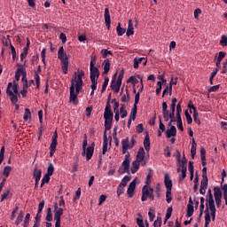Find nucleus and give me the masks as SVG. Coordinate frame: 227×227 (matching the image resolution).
Listing matches in <instances>:
<instances>
[{"mask_svg": "<svg viewBox=\"0 0 227 227\" xmlns=\"http://www.w3.org/2000/svg\"><path fill=\"white\" fill-rule=\"evenodd\" d=\"M220 43L223 47L227 46V36L226 35H222L221 40H220Z\"/></svg>", "mask_w": 227, "mask_h": 227, "instance_id": "62", "label": "nucleus"}, {"mask_svg": "<svg viewBox=\"0 0 227 227\" xmlns=\"http://www.w3.org/2000/svg\"><path fill=\"white\" fill-rule=\"evenodd\" d=\"M137 115V106H133L130 112L129 120H136V116Z\"/></svg>", "mask_w": 227, "mask_h": 227, "instance_id": "36", "label": "nucleus"}, {"mask_svg": "<svg viewBox=\"0 0 227 227\" xmlns=\"http://www.w3.org/2000/svg\"><path fill=\"white\" fill-rule=\"evenodd\" d=\"M200 187L207 189L208 187V177H202Z\"/></svg>", "mask_w": 227, "mask_h": 227, "instance_id": "49", "label": "nucleus"}, {"mask_svg": "<svg viewBox=\"0 0 227 227\" xmlns=\"http://www.w3.org/2000/svg\"><path fill=\"white\" fill-rule=\"evenodd\" d=\"M126 95H123V97L121 98V102H129L130 100V94H129L128 89L126 90Z\"/></svg>", "mask_w": 227, "mask_h": 227, "instance_id": "53", "label": "nucleus"}, {"mask_svg": "<svg viewBox=\"0 0 227 227\" xmlns=\"http://www.w3.org/2000/svg\"><path fill=\"white\" fill-rule=\"evenodd\" d=\"M109 84V77H105V81L102 85L101 93H104L106 90H107V86Z\"/></svg>", "mask_w": 227, "mask_h": 227, "instance_id": "46", "label": "nucleus"}, {"mask_svg": "<svg viewBox=\"0 0 227 227\" xmlns=\"http://www.w3.org/2000/svg\"><path fill=\"white\" fill-rule=\"evenodd\" d=\"M4 160V146H2L0 150V166L1 164H3Z\"/></svg>", "mask_w": 227, "mask_h": 227, "instance_id": "58", "label": "nucleus"}, {"mask_svg": "<svg viewBox=\"0 0 227 227\" xmlns=\"http://www.w3.org/2000/svg\"><path fill=\"white\" fill-rule=\"evenodd\" d=\"M10 173H12V167L7 166L4 168V176H5V178H8L10 176Z\"/></svg>", "mask_w": 227, "mask_h": 227, "instance_id": "43", "label": "nucleus"}, {"mask_svg": "<svg viewBox=\"0 0 227 227\" xmlns=\"http://www.w3.org/2000/svg\"><path fill=\"white\" fill-rule=\"evenodd\" d=\"M219 88H221V84L210 87L207 90V91H208V93H215V91H219Z\"/></svg>", "mask_w": 227, "mask_h": 227, "instance_id": "52", "label": "nucleus"}, {"mask_svg": "<svg viewBox=\"0 0 227 227\" xmlns=\"http://www.w3.org/2000/svg\"><path fill=\"white\" fill-rule=\"evenodd\" d=\"M135 160H137L138 162H143V160H145V148L140 147L138 149V152H137Z\"/></svg>", "mask_w": 227, "mask_h": 227, "instance_id": "18", "label": "nucleus"}, {"mask_svg": "<svg viewBox=\"0 0 227 227\" xmlns=\"http://www.w3.org/2000/svg\"><path fill=\"white\" fill-rule=\"evenodd\" d=\"M102 67L104 70L103 74H109V70H111V62L109 61V59H106L103 61Z\"/></svg>", "mask_w": 227, "mask_h": 227, "instance_id": "16", "label": "nucleus"}, {"mask_svg": "<svg viewBox=\"0 0 227 227\" xmlns=\"http://www.w3.org/2000/svg\"><path fill=\"white\" fill-rule=\"evenodd\" d=\"M172 200H173V196H172V193H171V190H167V192H166V201H167V203H169Z\"/></svg>", "mask_w": 227, "mask_h": 227, "instance_id": "50", "label": "nucleus"}, {"mask_svg": "<svg viewBox=\"0 0 227 227\" xmlns=\"http://www.w3.org/2000/svg\"><path fill=\"white\" fill-rule=\"evenodd\" d=\"M121 118H127V111L125 110V105L121 104L120 107Z\"/></svg>", "mask_w": 227, "mask_h": 227, "instance_id": "38", "label": "nucleus"}, {"mask_svg": "<svg viewBox=\"0 0 227 227\" xmlns=\"http://www.w3.org/2000/svg\"><path fill=\"white\" fill-rule=\"evenodd\" d=\"M147 198H149V200H151L152 201L155 200V195H153V188L148 187Z\"/></svg>", "mask_w": 227, "mask_h": 227, "instance_id": "51", "label": "nucleus"}, {"mask_svg": "<svg viewBox=\"0 0 227 227\" xmlns=\"http://www.w3.org/2000/svg\"><path fill=\"white\" fill-rule=\"evenodd\" d=\"M165 134L168 139H169L170 137H175V136H176V127L171 126L170 129L166 130Z\"/></svg>", "mask_w": 227, "mask_h": 227, "instance_id": "14", "label": "nucleus"}, {"mask_svg": "<svg viewBox=\"0 0 227 227\" xmlns=\"http://www.w3.org/2000/svg\"><path fill=\"white\" fill-rule=\"evenodd\" d=\"M35 84H36V88H40V75L38 74V73H35Z\"/></svg>", "mask_w": 227, "mask_h": 227, "instance_id": "63", "label": "nucleus"}, {"mask_svg": "<svg viewBox=\"0 0 227 227\" xmlns=\"http://www.w3.org/2000/svg\"><path fill=\"white\" fill-rule=\"evenodd\" d=\"M19 212V205L16 204L14 209L12 210V215H11V220L13 221V219H15V214H17Z\"/></svg>", "mask_w": 227, "mask_h": 227, "instance_id": "57", "label": "nucleus"}, {"mask_svg": "<svg viewBox=\"0 0 227 227\" xmlns=\"http://www.w3.org/2000/svg\"><path fill=\"white\" fill-rule=\"evenodd\" d=\"M123 192H125V187H123L122 185L119 184V187L117 189V195L120 198V196H121V194H123Z\"/></svg>", "mask_w": 227, "mask_h": 227, "instance_id": "60", "label": "nucleus"}, {"mask_svg": "<svg viewBox=\"0 0 227 227\" xmlns=\"http://www.w3.org/2000/svg\"><path fill=\"white\" fill-rule=\"evenodd\" d=\"M172 214H173V207H170L167 209V214H166V216H165L164 223H166V221H168V219L171 218Z\"/></svg>", "mask_w": 227, "mask_h": 227, "instance_id": "48", "label": "nucleus"}, {"mask_svg": "<svg viewBox=\"0 0 227 227\" xmlns=\"http://www.w3.org/2000/svg\"><path fill=\"white\" fill-rule=\"evenodd\" d=\"M182 175L178 177L179 182H184L185 178L187 177V168H184L181 169Z\"/></svg>", "mask_w": 227, "mask_h": 227, "instance_id": "35", "label": "nucleus"}, {"mask_svg": "<svg viewBox=\"0 0 227 227\" xmlns=\"http://www.w3.org/2000/svg\"><path fill=\"white\" fill-rule=\"evenodd\" d=\"M121 145H122V148L132 150V147H130V140H129V137L122 139Z\"/></svg>", "mask_w": 227, "mask_h": 227, "instance_id": "29", "label": "nucleus"}, {"mask_svg": "<svg viewBox=\"0 0 227 227\" xmlns=\"http://www.w3.org/2000/svg\"><path fill=\"white\" fill-rule=\"evenodd\" d=\"M125 74V70L122 69L118 75L117 81L112 79L111 89L114 90L115 88L121 87V81H123V74Z\"/></svg>", "mask_w": 227, "mask_h": 227, "instance_id": "8", "label": "nucleus"}, {"mask_svg": "<svg viewBox=\"0 0 227 227\" xmlns=\"http://www.w3.org/2000/svg\"><path fill=\"white\" fill-rule=\"evenodd\" d=\"M82 77H84V71L78 69V74L77 73H74L71 80V86L69 88V102H72V104H74V106H77L79 102L77 100V97L79 96L81 90H82Z\"/></svg>", "mask_w": 227, "mask_h": 227, "instance_id": "1", "label": "nucleus"}, {"mask_svg": "<svg viewBox=\"0 0 227 227\" xmlns=\"http://www.w3.org/2000/svg\"><path fill=\"white\" fill-rule=\"evenodd\" d=\"M129 182H130V176H125L122 178V180H121L120 185H121L122 187H127V184H129Z\"/></svg>", "mask_w": 227, "mask_h": 227, "instance_id": "39", "label": "nucleus"}, {"mask_svg": "<svg viewBox=\"0 0 227 227\" xmlns=\"http://www.w3.org/2000/svg\"><path fill=\"white\" fill-rule=\"evenodd\" d=\"M108 145H109V140L107 139V134L105 131L103 135V151H102L103 155H106V153H107Z\"/></svg>", "mask_w": 227, "mask_h": 227, "instance_id": "15", "label": "nucleus"}, {"mask_svg": "<svg viewBox=\"0 0 227 227\" xmlns=\"http://www.w3.org/2000/svg\"><path fill=\"white\" fill-rule=\"evenodd\" d=\"M136 191V179H134L129 185L127 194L129 198H133Z\"/></svg>", "mask_w": 227, "mask_h": 227, "instance_id": "10", "label": "nucleus"}, {"mask_svg": "<svg viewBox=\"0 0 227 227\" xmlns=\"http://www.w3.org/2000/svg\"><path fill=\"white\" fill-rule=\"evenodd\" d=\"M144 60H145V58H137V57H136L134 59V60H133V62H134V65H133L134 68H139L140 63H143Z\"/></svg>", "mask_w": 227, "mask_h": 227, "instance_id": "34", "label": "nucleus"}, {"mask_svg": "<svg viewBox=\"0 0 227 227\" xmlns=\"http://www.w3.org/2000/svg\"><path fill=\"white\" fill-rule=\"evenodd\" d=\"M193 120L195 123L201 125V121L200 120V114H198V111L193 112Z\"/></svg>", "mask_w": 227, "mask_h": 227, "instance_id": "47", "label": "nucleus"}, {"mask_svg": "<svg viewBox=\"0 0 227 227\" xmlns=\"http://www.w3.org/2000/svg\"><path fill=\"white\" fill-rule=\"evenodd\" d=\"M184 116L186 118L188 125H191V123H192V116H191V114H189V110H186L184 112Z\"/></svg>", "mask_w": 227, "mask_h": 227, "instance_id": "45", "label": "nucleus"}, {"mask_svg": "<svg viewBox=\"0 0 227 227\" xmlns=\"http://www.w3.org/2000/svg\"><path fill=\"white\" fill-rule=\"evenodd\" d=\"M8 97H11V102L12 104H17L19 102V98L17 97V94L13 93V91H8L6 92Z\"/></svg>", "mask_w": 227, "mask_h": 227, "instance_id": "23", "label": "nucleus"}, {"mask_svg": "<svg viewBox=\"0 0 227 227\" xmlns=\"http://www.w3.org/2000/svg\"><path fill=\"white\" fill-rule=\"evenodd\" d=\"M86 152V159L87 160H91V157H93V153L95 152V143H92L91 145L85 149Z\"/></svg>", "mask_w": 227, "mask_h": 227, "instance_id": "11", "label": "nucleus"}, {"mask_svg": "<svg viewBox=\"0 0 227 227\" xmlns=\"http://www.w3.org/2000/svg\"><path fill=\"white\" fill-rule=\"evenodd\" d=\"M176 121H177V129L181 130V132H184V122L182 121V115L176 116Z\"/></svg>", "mask_w": 227, "mask_h": 227, "instance_id": "32", "label": "nucleus"}, {"mask_svg": "<svg viewBox=\"0 0 227 227\" xmlns=\"http://www.w3.org/2000/svg\"><path fill=\"white\" fill-rule=\"evenodd\" d=\"M145 130V127L143 126V123H140L137 126L136 131L138 134H142V132Z\"/></svg>", "mask_w": 227, "mask_h": 227, "instance_id": "64", "label": "nucleus"}, {"mask_svg": "<svg viewBox=\"0 0 227 227\" xmlns=\"http://www.w3.org/2000/svg\"><path fill=\"white\" fill-rule=\"evenodd\" d=\"M139 166H141V161H137V160H135L131 163L130 171H131L132 175H136V173H137V171L139 170Z\"/></svg>", "mask_w": 227, "mask_h": 227, "instance_id": "17", "label": "nucleus"}, {"mask_svg": "<svg viewBox=\"0 0 227 227\" xmlns=\"http://www.w3.org/2000/svg\"><path fill=\"white\" fill-rule=\"evenodd\" d=\"M226 57V52L224 51H219L218 53V57L216 59V67H218V68H221V61H223V59H224V58Z\"/></svg>", "mask_w": 227, "mask_h": 227, "instance_id": "20", "label": "nucleus"}, {"mask_svg": "<svg viewBox=\"0 0 227 227\" xmlns=\"http://www.w3.org/2000/svg\"><path fill=\"white\" fill-rule=\"evenodd\" d=\"M46 175H49L50 176L54 175V165L52 163L49 164Z\"/></svg>", "mask_w": 227, "mask_h": 227, "instance_id": "44", "label": "nucleus"}, {"mask_svg": "<svg viewBox=\"0 0 227 227\" xmlns=\"http://www.w3.org/2000/svg\"><path fill=\"white\" fill-rule=\"evenodd\" d=\"M176 160L177 162H179L180 164V168H182V169H184V168H187V158H185V154H184L183 156V160H182V155L180 154V151H176Z\"/></svg>", "mask_w": 227, "mask_h": 227, "instance_id": "9", "label": "nucleus"}, {"mask_svg": "<svg viewBox=\"0 0 227 227\" xmlns=\"http://www.w3.org/2000/svg\"><path fill=\"white\" fill-rule=\"evenodd\" d=\"M207 204H208L207 207H209V208H215V201H214V195L213 194L208 196Z\"/></svg>", "mask_w": 227, "mask_h": 227, "instance_id": "28", "label": "nucleus"}, {"mask_svg": "<svg viewBox=\"0 0 227 227\" xmlns=\"http://www.w3.org/2000/svg\"><path fill=\"white\" fill-rule=\"evenodd\" d=\"M29 118H31V110H29V108H26L24 116H23V120L25 121H27V120H29Z\"/></svg>", "mask_w": 227, "mask_h": 227, "instance_id": "42", "label": "nucleus"}, {"mask_svg": "<svg viewBox=\"0 0 227 227\" xmlns=\"http://www.w3.org/2000/svg\"><path fill=\"white\" fill-rule=\"evenodd\" d=\"M205 225L204 227H208L210 224V213L208 212V204H207V210L205 211Z\"/></svg>", "mask_w": 227, "mask_h": 227, "instance_id": "26", "label": "nucleus"}, {"mask_svg": "<svg viewBox=\"0 0 227 227\" xmlns=\"http://www.w3.org/2000/svg\"><path fill=\"white\" fill-rule=\"evenodd\" d=\"M116 31H117L118 36H123V35H125L127 30H125V28H123V27H121V23H118Z\"/></svg>", "mask_w": 227, "mask_h": 227, "instance_id": "31", "label": "nucleus"}, {"mask_svg": "<svg viewBox=\"0 0 227 227\" xmlns=\"http://www.w3.org/2000/svg\"><path fill=\"white\" fill-rule=\"evenodd\" d=\"M113 127V121H105V132L107 134V130H111Z\"/></svg>", "mask_w": 227, "mask_h": 227, "instance_id": "40", "label": "nucleus"}, {"mask_svg": "<svg viewBox=\"0 0 227 227\" xmlns=\"http://www.w3.org/2000/svg\"><path fill=\"white\" fill-rule=\"evenodd\" d=\"M126 35L127 36H132V35H134V25L132 23V20H129Z\"/></svg>", "mask_w": 227, "mask_h": 227, "instance_id": "19", "label": "nucleus"}, {"mask_svg": "<svg viewBox=\"0 0 227 227\" xmlns=\"http://www.w3.org/2000/svg\"><path fill=\"white\" fill-rule=\"evenodd\" d=\"M219 70H221V67H216V68L215 69V71H213L211 73V75L209 77V82L211 85H214V77H215V75H217V72H219Z\"/></svg>", "mask_w": 227, "mask_h": 227, "instance_id": "30", "label": "nucleus"}, {"mask_svg": "<svg viewBox=\"0 0 227 227\" xmlns=\"http://www.w3.org/2000/svg\"><path fill=\"white\" fill-rule=\"evenodd\" d=\"M130 171V153L127 152L124 160L122 161L121 168H119V173L125 175Z\"/></svg>", "mask_w": 227, "mask_h": 227, "instance_id": "3", "label": "nucleus"}, {"mask_svg": "<svg viewBox=\"0 0 227 227\" xmlns=\"http://www.w3.org/2000/svg\"><path fill=\"white\" fill-rule=\"evenodd\" d=\"M34 178H35V182H40V179L42 178V169H40L38 168H35Z\"/></svg>", "mask_w": 227, "mask_h": 227, "instance_id": "21", "label": "nucleus"}, {"mask_svg": "<svg viewBox=\"0 0 227 227\" xmlns=\"http://www.w3.org/2000/svg\"><path fill=\"white\" fill-rule=\"evenodd\" d=\"M164 184L167 191H171V189H173V181H171V178L169 177V174H165Z\"/></svg>", "mask_w": 227, "mask_h": 227, "instance_id": "12", "label": "nucleus"}, {"mask_svg": "<svg viewBox=\"0 0 227 227\" xmlns=\"http://www.w3.org/2000/svg\"><path fill=\"white\" fill-rule=\"evenodd\" d=\"M198 146V144H196V141L194 138H192V148H191V155L192 159H194L196 157V147Z\"/></svg>", "mask_w": 227, "mask_h": 227, "instance_id": "27", "label": "nucleus"}, {"mask_svg": "<svg viewBox=\"0 0 227 227\" xmlns=\"http://www.w3.org/2000/svg\"><path fill=\"white\" fill-rule=\"evenodd\" d=\"M58 146V131L53 132L51 137V143L50 145V157H52L56 153V148Z\"/></svg>", "mask_w": 227, "mask_h": 227, "instance_id": "6", "label": "nucleus"}, {"mask_svg": "<svg viewBox=\"0 0 227 227\" xmlns=\"http://www.w3.org/2000/svg\"><path fill=\"white\" fill-rule=\"evenodd\" d=\"M105 121H113V118H114V114L111 110V103L109 101L106 102V106L104 112Z\"/></svg>", "mask_w": 227, "mask_h": 227, "instance_id": "7", "label": "nucleus"}, {"mask_svg": "<svg viewBox=\"0 0 227 227\" xmlns=\"http://www.w3.org/2000/svg\"><path fill=\"white\" fill-rule=\"evenodd\" d=\"M146 200H148V187L143 186L141 201H146Z\"/></svg>", "mask_w": 227, "mask_h": 227, "instance_id": "24", "label": "nucleus"}, {"mask_svg": "<svg viewBox=\"0 0 227 227\" xmlns=\"http://www.w3.org/2000/svg\"><path fill=\"white\" fill-rule=\"evenodd\" d=\"M102 57L106 59L107 56H113V51H108L107 49L101 50Z\"/></svg>", "mask_w": 227, "mask_h": 227, "instance_id": "41", "label": "nucleus"}, {"mask_svg": "<svg viewBox=\"0 0 227 227\" xmlns=\"http://www.w3.org/2000/svg\"><path fill=\"white\" fill-rule=\"evenodd\" d=\"M177 81H178V78L171 79L170 85H169V95L173 93V84H176Z\"/></svg>", "mask_w": 227, "mask_h": 227, "instance_id": "55", "label": "nucleus"}, {"mask_svg": "<svg viewBox=\"0 0 227 227\" xmlns=\"http://www.w3.org/2000/svg\"><path fill=\"white\" fill-rule=\"evenodd\" d=\"M22 219H24V211H20L17 218H16V221H15V224L16 226H19L20 224V223H22Z\"/></svg>", "mask_w": 227, "mask_h": 227, "instance_id": "33", "label": "nucleus"}, {"mask_svg": "<svg viewBox=\"0 0 227 227\" xmlns=\"http://www.w3.org/2000/svg\"><path fill=\"white\" fill-rule=\"evenodd\" d=\"M105 23L107 29H111V14L109 13V8L105 9Z\"/></svg>", "mask_w": 227, "mask_h": 227, "instance_id": "13", "label": "nucleus"}, {"mask_svg": "<svg viewBox=\"0 0 227 227\" xmlns=\"http://www.w3.org/2000/svg\"><path fill=\"white\" fill-rule=\"evenodd\" d=\"M58 58L60 59L63 74H68V65H69L68 56L67 55V52H65V48H63V46L59 47V49Z\"/></svg>", "mask_w": 227, "mask_h": 227, "instance_id": "2", "label": "nucleus"}, {"mask_svg": "<svg viewBox=\"0 0 227 227\" xmlns=\"http://www.w3.org/2000/svg\"><path fill=\"white\" fill-rule=\"evenodd\" d=\"M144 148L146 152H150V136L146 134L144 139Z\"/></svg>", "mask_w": 227, "mask_h": 227, "instance_id": "25", "label": "nucleus"}, {"mask_svg": "<svg viewBox=\"0 0 227 227\" xmlns=\"http://www.w3.org/2000/svg\"><path fill=\"white\" fill-rule=\"evenodd\" d=\"M156 95H159L162 91V82H157Z\"/></svg>", "mask_w": 227, "mask_h": 227, "instance_id": "59", "label": "nucleus"}, {"mask_svg": "<svg viewBox=\"0 0 227 227\" xmlns=\"http://www.w3.org/2000/svg\"><path fill=\"white\" fill-rule=\"evenodd\" d=\"M182 101H179V103L176 106V116H182Z\"/></svg>", "mask_w": 227, "mask_h": 227, "instance_id": "56", "label": "nucleus"}, {"mask_svg": "<svg viewBox=\"0 0 227 227\" xmlns=\"http://www.w3.org/2000/svg\"><path fill=\"white\" fill-rule=\"evenodd\" d=\"M127 82H131V84H137V82H139V80H137L136 76H130L128 79Z\"/></svg>", "mask_w": 227, "mask_h": 227, "instance_id": "61", "label": "nucleus"}, {"mask_svg": "<svg viewBox=\"0 0 227 227\" xmlns=\"http://www.w3.org/2000/svg\"><path fill=\"white\" fill-rule=\"evenodd\" d=\"M214 196L215 200H222L223 198V192H221V188L218 186L214 188Z\"/></svg>", "mask_w": 227, "mask_h": 227, "instance_id": "22", "label": "nucleus"}, {"mask_svg": "<svg viewBox=\"0 0 227 227\" xmlns=\"http://www.w3.org/2000/svg\"><path fill=\"white\" fill-rule=\"evenodd\" d=\"M54 221L55 226L56 225H61V215H63V207H59L58 206V202L54 203Z\"/></svg>", "mask_w": 227, "mask_h": 227, "instance_id": "4", "label": "nucleus"}, {"mask_svg": "<svg viewBox=\"0 0 227 227\" xmlns=\"http://www.w3.org/2000/svg\"><path fill=\"white\" fill-rule=\"evenodd\" d=\"M96 63H97V59L94 57L91 59L90 63V77L98 79V77H100V71L98 69L97 67H95Z\"/></svg>", "mask_w": 227, "mask_h": 227, "instance_id": "5", "label": "nucleus"}, {"mask_svg": "<svg viewBox=\"0 0 227 227\" xmlns=\"http://www.w3.org/2000/svg\"><path fill=\"white\" fill-rule=\"evenodd\" d=\"M192 214H194V206L192 204L187 205V217H192Z\"/></svg>", "mask_w": 227, "mask_h": 227, "instance_id": "37", "label": "nucleus"}, {"mask_svg": "<svg viewBox=\"0 0 227 227\" xmlns=\"http://www.w3.org/2000/svg\"><path fill=\"white\" fill-rule=\"evenodd\" d=\"M154 227H161L162 226V218L160 216H157V219L153 223Z\"/></svg>", "mask_w": 227, "mask_h": 227, "instance_id": "54", "label": "nucleus"}]
</instances>
